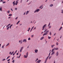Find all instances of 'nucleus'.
Segmentation results:
<instances>
[{"label": "nucleus", "instance_id": "obj_27", "mask_svg": "<svg viewBox=\"0 0 63 63\" xmlns=\"http://www.w3.org/2000/svg\"><path fill=\"white\" fill-rule=\"evenodd\" d=\"M19 22H20V21H18V22L17 23H16L17 24H18Z\"/></svg>", "mask_w": 63, "mask_h": 63}, {"label": "nucleus", "instance_id": "obj_52", "mask_svg": "<svg viewBox=\"0 0 63 63\" xmlns=\"http://www.w3.org/2000/svg\"><path fill=\"white\" fill-rule=\"evenodd\" d=\"M15 10H17V8H15Z\"/></svg>", "mask_w": 63, "mask_h": 63}, {"label": "nucleus", "instance_id": "obj_60", "mask_svg": "<svg viewBox=\"0 0 63 63\" xmlns=\"http://www.w3.org/2000/svg\"><path fill=\"white\" fill-rule=\"evenodd\" d=\"M2 48H4V46H3L2 47Z\"/></svg>", "mask_w": 63, "mask_h": 63}, {"label": "nucleus", "instance_id": "obj_32", "mask_svg": "<svg viewBox=\"0 0 63 63\" xmlns=\"http://www.w3.org/2000/svg\"><path fill=\"white\" fill-rule=\"evenodd\" d=\"M47 29L45 31H44V33H45V32H46L47 31Z\"/></svg>", "mask_w": 63, "mask_h": 63}, {"label": "nucleus", "instance_id": "obj_64", "mask_svg": "<svg viewBox=\"0 0 63 63\" xmlns=\"http://www.w3.org/2000/svg\"><path fill=\"white\" fill-rule=\"evenodd\" d=\"M37 60H38V58H37L36 59Z\"/></svg>", "mask_w": 63, "mask_h": 63}, {"label": "nucleus", "instance_id": "obj_36", "mask_svg": "<svg viewBox=\"0 0 63 63\" xmlns=\"http://www.w3.org/2000/svg\"><path fill=\"white\" fill-rule=\"evenodd\" d=\"M50 7H52V6H53V4H51L50 5Z\"/></svg>", "mask_w": 63, "mask_h": 63}, {"label": "nucleus", "instance_id": "obj_49", "mask_svg": "<svg viewBox=\"0 0 63 63\" xmlns=\"http://www.w3.org/2000/svg\"><path fill=\"white\" fill-rule=\"evenodd\" d=\"M15 54V53H13V56H14Z\"/></svg>", "mask_w": 63, "mask_h": 63}, {"label": "nucleus", "instance_id": "obj_7", "mask_svg": "<svg viewBox=\"0 0 63 63\" xmlns=\"http://www.w3.org/2000/svg\"><path fill=\"white\" fill-rule=\"evenodd\" d=\"M27 42V40H26V39H24L23 40V42H24V43H26Z\"/></svg>", "mask_w": 63, "mask_h": 63}, {"label": "nucleus", "instance_id": "obj_39", "mask_svg": "<svg viewBox=\"0 0 63 63\" xmlns=\"http://www.w3.org/2000/svg\"><path fill=\"white\" fill-rule=\"evenodd\" d=\"M56 45H57V46L58 45V43L57 42L56 43Z\"/></svg>", "mask_w": 63, "mask_h": 63}, {"label": "nucleus", "instance_id": "obj_43", "mask_svg": "<svg viewBox=\"0 0 63 63\" xmlns=\"http://www.w3.org/2000/svg\"><path fill=\"white\" fill-rule=\"evenodd\" d=\"M57 50H58V48H56V50H57Z\"/></svg>", "mask_w": 63, "mask_h": 63}, {"label": "nucleus", "instance_id": "obj_58", "mask_svg": "<svg viewBox=\"0 0 63 63\" xmlns=\"http://www.w3.org/2000/svg\"><path fill=\"white\" fill-rule=\"evenodd\" d=\"M56 48L55 47L54 48V49L55 50H55H56Z\"/></svg>", "mask_w": 63, "mask_h": 63}, {"label": "nucleus", "instance_id": "obj_1", "mask_svg": "<svg viewBox=\"0 0 63 63\" xmlns=\"http://www.w3.org/2000/svg\"><path fill=\"white\" fill-rule=\"evenodd\" d=\"M49 32V31H47L45 33H44L43 35V36H44L45 35H46L48 34V33Z\"/></svg>", "mask_w": 63, "mask_h": 63}, {"label": "nucleus", "instance_id": "obj_50", "mask_svg": "<svg viewBox=\"0 0 63 63\" xmlns=\"http://www.w3.org/2000/svg\"><path fill=\"white\" fill-rule=\"evenodd\" d=\"M25 15V13H24L23 14V15Z\"/></svg>", "mask_w": 63, "mask_h": 63}, {"label": "nucleus", "instance_id": "obj_18", "mask_svg": "<svg viewBox=\"0 0 63 63\" xmlns=\"http://www.w3.org/2000/svg\"><path fill=\"white\" fill-rule=\"evenodd\" d=\"M48 57H49V56H48L47 58L46 59V60L47 61V60L48 59Z\"/></svg>", "mask_w": 63, "mask_h": 63}, {"label": "nucleus", "instance_id": "obj_6", "mask_svg": "<svg viewBox=\"0 0 63 63\" xmlns=\"http://www.w3.org/2000/svg\"><path fill=\"white\" fill-rule=\"evenodd\" d=\"M41 61H41V60H38L37 61V62H36V63H37H37H40V62H41Z\"/></svg>", "mask_w": 63, "mask_h": 63}, {"label": "nucleus", "instance_id": "obj_28", "mask_svg": "<svg viewBox=\"0 0 63 63\" xmlns=\"http://www.w3.org/2000/svg\"><path fill=\"white\" fill-rule=\"evenodd\" d=\"M0 11H2V7H1L0 8Z\"/></svg>", "mask_w": 63, "mask_h": 63}, {"label": "nucleus", "instance_id": "obj_31", "mask_svg": "<svg viewBox=\"0 0 63 63\" xmlns=\"http://www.w3.org/2000/svg\"><path fill=\"white\" fill-rule=\"evenodd\" d=\"M50 38H51V37H50L49 36H48V39H50Z\"/></svg>", "mask_w": 63, "mask_h": 63}, {"label": "nucleus", "instance_id": "obj_3", "mask_svg": "<svg viewBox=\"0 0 63 63\" xmlns=\"http://www.w3.org/2000/svg\"><path fill=\"white\" fill-rule=\"evenodd\" d=\"M47 26V25L46 24H45L42 27L43 29H42V30H43L44 29V28H45V26Z\"/></svg>", "mask_w": 63, "mask_h": 63}, {"label": "nucleus", "instance_id": "obj_5", "mask_svg": "<svg viewBox=\"0 0 63 63\" xmlns=\"http://www.w3.org/2000/svg\"><path fill=\"white\" fill-rule=\"evenodd\" d=\"M19 42L20 44H22V40H20L19 41Z\"/></svg>", "mask_w": 63, "mask_h": 63}, {"label": "nucleus", "instance_id": "obj_10", "mask_svg": "<svg viewBox=\"0 0 63 63\" xmlns=\"http://www.w3.org/2000/svg\"><path fill=\"white\" fill-rule=\"evenodd\" d=\"M55 46V45H51V47L52 48H53V47H54Z\"/></svg>", "mask_w": 63, "mask_h": 63}, {"label": "nucleus", "instance_id": "obj_26", "mask_svg": "<svg viewBox=\"0 0 63 63\" xmlns=\"http://www.w3.org/2000/svg\"><path fill=\"white\" fill-rule=\"evenodd\" d=\"M9 43H8L7 45L6 46V47H7L8 46H9Z\"/></svg>", "mask_w": 63, "mask_h": 63}, {"label": "nucleus", "instance_id": "obj_16", "mask_svg": "<svg viewBox=\"0 0 63 63\" xmlns=\"http://www.w3.org/2000/svg\"><path fill=\"white\" fill-rule=\"evenodd\" d=\"M56 55L57 56H58V52H57L56 54Z\"/></svg>", "mask_w": 63, "mask_h": 63}, {"label": "nucleus", "instance_id": "obj_48", "mask_svg": "<svg viewBox=\"0 0 63 63\" xmlns=\"http://www.w3.org/2000/svg\"><path fill=\"white\" fill-rule=\"evenodd\" d=\"M51 28V26H49V28Z\"/></svg>", "mask_w": 63, "mask_h": 63}, {"label": "nucleus", "instance_id": "obj_38", "mask_svg": "<svg viewBox=\"0 0 63 63\" xmlns=\"http://www.w3.org/2000/svg\"><path fill=\"white\" fill-rule=\"evenodd\" d=\"M6 60V59H3L2 60V61H4V60Z\"/></svg>", "mask_w": 63, "mask_h": 63}, {"label": "nucleus", "instance_id": "obj_23", "mask_svg": "<svg viewBox=\"0 0 63 63\" xmlns=\"http://www.w3.org/2000/svg\"><path fill=\"white\" fill-rule=\"evenodd\" d=\"M12 14H9V16H12Z\"/></svg>", "mask_w": 63, "mask_h": 63}, {"label": "nucleus", "instance_id": "obj_9", "mask_svg": "<svg viewBox=\"0 0 63 63\" xmlns=\"http://www.w3.org/2000/svg\"><path fill=\"white\" fill-rule=\"evenodd\" d=\"M38 51V50L37 49H35V53H37V52Z\"/></svg>", "mask_w": 63, "mask_h": 63}, {"label": "nucleus", "instance_id": "obj_44", "mask_svg": "<svg viewBox=\"0 0 63 63\" xmlns=\"http://www.w3.org/2000/svg\"><path fill=\"white\" fill-rule=\"evenodd\" d=\"M47 60H46V61H45V62H44V63H46V62H47Z\"/></svg>", "mask_w": 63, "mask_h": 63}, {"label": "nucleus", "instance_id": "obj_40", "mask_svg": "<svg viewBox=\"0 0 63 63\" xmlns=\"http://www.w3.org/2000/svg\"><path fill=\"white\" fill-rule=\"evenodd\" d=\"M62 12H61V13H62V14H63V9H62Z\"/></svg>", "mask_w": 63, "mask_h": 63}, {"label": "nucleus", "instance_id": "obj_57", "mask_svg": "<svg viewBox=\"0 0 63 63\" xmlns=\"http://www.w3.org/2000/svg\"><path fill=\"white\" fill-rule=\"evenodd\" d=\"M10 25H11V24H8V25L9 26Z\"/></svg>", "mask_w": 63, "mask_h": 63}, {"label": "nucleus", "instance_id": "obj_19", "mask_svg": "<svg viewBox=\"0 0 63 63\" xmlns=\"http://www.w3.org/2000/svg\"><path fill=\"white\" fill-rule=\"evenodd\" d=\"M26 56H28V52H27L26 54Z\"/></svg>", "mask_w": 63, "mask_h": 63}, {"label": "nucleus", "instance_id": "obj_17", "mask_svg": "<svg viewBox=\"0 0 63 63\" xmlns=\"http://www.w3.org/2000/svg\"><path fill=\"white\" fill-rule=\"evenodd\" d=\"M44 37H41V39H40V40H43V39H44Z\"/></svg>", "mask_w": 63, "mask_h": 63}, {"label": "nucleus", "instance_id": "obj_56", "mask_svg": "<svg viewBox=\"0 0 63 63\" xmlns=\"http://www.w3.org/2000/svg\"><path fill=\"white\" fill-rule=\"evenodd\" d=\"M11 52H10V53H9V54H11Z\"/></svg>", "mask_w": 63, "mask_h": 63}, {"label": "nucleus", "instance_id": "obj_54", "mask_svg": "<svg viewBox=\"0 0 63 63\" xmlns=\"http://www.w3.org/2000/svg\"><path fill=\"white\" fill-rule=\"evenodd\" d=\"M14 57H13L12 58V60H13V59H14Z\"/></svg>", "mask_w": 63, "mask_h": 63}, {"label": "nucleus", "instance_id": "obj_46", "mask_svg": "<svg viewBox=\"0 0 63 63\" xmlns=\"http://www.w3.org/2000/svg\"><path fill=\"white\" fill-rule=\"evenodd\" d=\"M18 18V17H17L16 18H15V19H17V18Z\"/></svg>", "mask_w": 63, "mask_h": 63}, {"label": "nucleus", "instance_id": "obj_30", "mask_svg": "<svg viewBox=\"0 0 63 63\" xmlns=\"http://www.w3.org/2000/svg\"><path fill=\"white\" fill-rule=\"evenodd\" d=\"M53 51H54V49H52V51H51V52H53Z\"/></svg>", "mask_w": 63, "mask_h": 63}, {"label": "nucleus", "instance_id": "obj_42", "mask_svg": "<svg viewBox=\"0 0 63 63\" xmlns=\"http://www.w3.org/2000/svg\"><path fill=\"white\" fill-rule=\"evenodd\" d=\"M50 35H51V32H50Z\"/></svg>", "mask_w": 63, "mask_h": 63}, {"label": "nucleus", "instance_id": "obj_63", "mask_svg": "<svg viewBox=\"0 0 63 63\" xmlns=\"http://www.w3.org/2000/svg\"><path fill=\"white\" fill-rule=\"evenodd\" d=\"M13 53H12L11 54V55H12V54H13Z\"/></svg>", "mask_w": 63, "mask_h": 63}, {"label": "nucleus", "instance_id": "obj_15", "mask_svg": "<svg viewBox=\"0 0 63 63\" xmlns=\"http://www.w3.org/2000/svg\"><path fill=\"white\" fill-rule=\"evenodd\" d=\"M62 27H60V28L59 30V31H60V30H61V29H62Z\"/></svg>", "mask_w": 63, "mask_h": 63}, {"label": "nucleus", "instance_id": "obj_47", "mask_svg": "<svg viewBox=\"0 0 63 63\" xmlns=\"http://www.w3.org/2000/svg\"><path fill=\"white\" fill-rule=\"evenodd\" d=\"M6 3V1H4L3 2V3Z\"/></svg>", "mask_w": 63, "mask_h": 63}, {"label": "nucleus", "instance_id": "obj_25", "mask_svg": "<svg viewBox=\"0 0 63 63\" xmlns=\"http://www.w3.org/2000/svg\"><path fill=\"white\" fill-rule=\"evenodd\" d=\"M50 53H51V52H50L49 53V54L48 55V56H49H49H50Z\"/></svg>", "mask_w": 63, "mask_h": 63}, {"label": "nucleus", "instance_id": "obj_13", "mask_svg": "<svg viewBox=\"0 0 63 63\" xmlns=\"http://www.w3.org/2000/svg\"><path fill=\"white\" fill-rule=\"evenodd\" d=\"M29 11H27L26 13V15H27V14H28V13H29Z\"/></svg>", "mask_w": 63, "mask_h": 63}, {"label": "nucleus", "instance_id": "obj_35", "mask_svg": "<svg viewBox=\"0 0 63 63\" xmlns=\"http://www.w3.org/2000/svg\"><path fill=\"white\" fill-rule=\"evenodd\" d=\"M50 23H49V24L48 25V27L49 26V25H50Z\"/></svg>", "mask_w": 63, "mask_h": 63}, {"label": "nucleus", "instance_id": "obj_41", "mask_svg": "<svg viewBox=\"0 0 63 63\" xmlns=\"http://www.w3.org/2000/svg\"><path fill=\"white\" fill-rule=\"evenodd\" d=\"M33 37H34V35H32V38H33Z\"/></svg>", "mask_w": 63, "mask_h": 63}, {"label": "nucleus", "instance_id": "obj_24", "mask_svg": "<svg viewBox=\"0 0 63 63\" xmlns=\"http://www.w3.org/2000/svg\"><path fill=\"white\" fill-rule=\"evenodd\" d=\"M42 6H43V5H41L39 8H40V9H42L43 8V7H42V8H41V7H42Z\"/></svg>", "mask_w": 63, "mask_h": 63}, {"label": "nucleus", "instance_id": "obj_62", "mask_svg": "<svg viewBox=\"0 0 63 63\" xmlns=\"http://www.w3.org/2000/svg\"><path fill=\"white\" fill-rule=\"evenodd\" d=\"M9 59V58H8V57H7V59Z\"/></svg>", "mask_w": 63, "mask_h": 63}, {"label": "nucleus", "instance_id": "obj_53", "mask_svg": "<svg viewBox=\"0 0 63 63\" xmlns=\"http://www.w3.org/2000/svg\"><path fill=\"white\" fill-rule=\"evenodd\" d=\"M56 33H55L54 34V35L55 36V35H56Z\"/></svg>", "mask_w": 63, "mask_h": 63}, {"label": "nucleus", "instance_id": "obj_14", "mask_svg": "<svg viewBox=\"0 0 63 63\" xmlns=\"http://www.w3.org/2000/svg\"><path fill=\"white\" fill-rule=\"evenodd\" d=\"M13 6H14L15 5V4H16L15 3V1H14L13 2Z\"/></svg>", "mask_w": 63, "mask_h": 63}, {"label": "nucleus", "instance_id": "obj_2", "mask_svg": "<svg viewBox=\"0 0 63 63\" xmlns=\"http://www.w3.org/2000/svg\"><path fill=\"white\" fill-rule=\"evenodd\" d=\"M39 11H40V9H37L34 12V13H36V12H39Z\"/></svg>", "mask_w": 63, "mask_h": 63}, {"label": "nucleus", "instance_id": "obj_12", "mask_svg": "<svg viewBox=\"0 0 63 63\" xmlns=\"http://www.w3.org/2000/svg\"><path fill=\"white\" fill-rule=\"evenodd\" d=\"M24 58H27V57H28V56H27L24 55Z\"/></svg>", "mask_w": 63, "mask_h": 63}, {"label": "nucleus", "instance_id": "obj_59", "mask_svg": "<svg viewBox=\"0 0 63 63\" xmlns=\"http://www.w3.org/2000/svg\"><path fill=\"white\" fill-rule=\"evenodd\" d=\"M54 63H55V61H54Z\"/></svg>", "mask_w": 63, "mask_h": 63}, {"label": "nucleus", "instance_id": "obj_61", "mask_svg": "<svg viewBox=\"0 0 63 63\" xmlns=\"http://www.w3.org/2000/svg\"><path fill=\"white\" fill-rule=\"evenodd\" d=\"M2 1H3V0H0V2H2Z\"/></svg>", "mask_w": 63, "mask_h": 63}, {"label": "nucleus", "instance_id": "obj_37", "mask_svg": "<svg viewBox=\"0 0 63 63\" xmlns=\"http://www.w3.org/2000/svg\"><path fill=\"white\" fill-rule=\"evenodd\" d=\"M51 57H52V56H50L49 58V60H50V58H51Z\"/></svg>", "mask_w": 63, "mask_h": 63}, {"label": "nucleus", "instance_id": "obj_4", "mask_svg": "<svg viewBox=\"0 0 63 63\" xmlns=\"http://www.w3.org/2000/svg\"><path fill=\"white\" fill-rule=\"evenodd\" d=\"M23 47H21V49L20 50V52H21V51H22V49H23Z\"/></svg>", "mask_w": 63, "mask_h": 63}, {"label": "nucleus", "instance_id": "obj_8", "mask_svg": "<svg viewBox=\"0 0 63 63\" xmlns=\"http://www.w3.org/2000/svg\"><path fill=\"white\" fill-rule=\"evenodd\" d=\"M18 0H17L16 1L15 3L16 5H17V4H18Z\"/></svg>", "mask_w": 63, "mask_h": 63}, {"label": "nucleus", "instance_id": "obj_55", "mask_svg": "<svg viewBox=\"0 0 63 63\" xmlns=\"http://www.w3.org/2000/svg\"><path fill=\"white\" fill-rule=\"evenodd\" d=\"M16 55H18V53H17Z\"/></svg>", "mask_w": 63, "mask_h": 63}, {"label": "nucleus", "instance_id": "obj_34", "mask_svg": "<svg viewBox=\"0 0 63 63\" xmlns=\"http://www.w3.org/2000/svg\"><path fill=\"white\" fill-rule=\"evenodd\" d=\"M31 39L30 38H28V40H30Z\"/></svg>", "mask_w": 63, "mask_h": 63}, {"label": "nucleus", "instance_id": "obj_20", "mask_svg": "<svg viewBox=\"0 0 63 63\" xmlns=\"http://www.w3.org/2000/svg\"><path fill=\"white\" fill-rule=\"evenodd\" d=\"M10 11L9 10H8L7 11V13L8 14H10Z\"/></svg>", "mask_w": 63, "mask_h": 63}, {"label": "nucleus", "instance_id": "obj_22", "mask_svg": "<svg viewBox=\"0 0 63 63\" xmlns=\"http://www.w3.org/2000/svg\"><path fill=\"white\" fill-rule=\"evenodd\" d=\"M13 26V25H11V26H10V29H11V27Z\"/></svg>", "mask_w": 63, "mask_h": 63}, {"label": "nucleus", "instance_id": "obj_29", "mask_svg": "<svg viewBox=\"0 0 63 63\" xmlns=\"http://www.w3.org/2000/svg\"><path fill=\"white\" fill-rule=\"evenodd\" d=\"M15 62V60H14L13 61H12V62H13V63H14Z\"/></svg>", "mask_w": 63, "mask_h": 63}, {"label": "nucleus", "instance_id": "obj_33", "mask_svg": "<svg viewBox=\"0 0 63 63\" xmlns=\"http://www.w3.org/2000/svg\"><path fill=\"white\" fill-rule=\"evenodd\" d=\"M9 27H8L7 28V30H9Z\"/></svg>", "mask_w": 63, "mask_h": 63}, {"label": "nucleus", "instance_id": "obj_45", "mask_svg": "<svg viewBox=\"0 0 63 63\" xmlns=\"http://www.w3.org/2000/svg\"><path fill=\"white\" fill-rule=\"evenodd\" d=\"M10 61V59H9L7 60V61Z\"/></svg>", "mask_w": 63, "mask_h": 63}, {"label": "nucleus", "instance_id": "obj_51", "mask_svg": "<svg viewBox=\"0 0 63 63\" xmlns=\"http://www.w3.org/2000/svg\"><path fill=\"white\" fill-rule=\"evenodd\" d=\"M11 11H12V12H13V9H11Z\"/></svg>", "mask_w": 63, "mask_h": 63}, {"label": "nucleus", "instance_id": "obj_21", "mask_svg": "<svg viewBox=\"0 0 63 63\" xmlns=\"http://www.w3.org/2000/svg\"><path fill=\"white\" fill-rule=\"evenodd\" d=\"M28 31H29V30H30V28H28Z\"/></svg>", "mask_w": 63, "mask_h": 63}, {"label": "nucleus", "instance_id": "obj_11", "mask_svg": "<svg viewBox=\"0 0 63 63\" xmlns=\"http://www.w3.org/2000/svg\"><path fill=\"white\" fill-rule=\"evenodd\" d=\"M54 53H55V52L54 51L51 54V55H52L54 54Z\"/></svg>", "mask_w": 63, "mask_h": 63}]
</instances>
